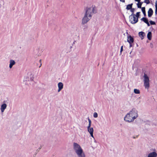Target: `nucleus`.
<instances>
[{
	"mask_svg": "<svg viewBox=\"0 0 157 157\" xmlns=\"http://www.w3.org/2000/svg\"><path fill=\"white\" fill-rule=\"evenodd\" d=\"M96 9L95 7L92 6L90 7H87L85 9V13L82 20V24L84 25L87 23L91 18L93 14L97 13Z\"/></svg>",
	"mask_w": 157,
	"mask_h": 157,
	"instance_id": "nucleus-1",
	"label": "nucleus"
},
{
	"mask_svg": "<svg viewBox=\"0 0 157 157\" xmlns=\"http://www.w3.org/2000/svg\"><path fill=\"white\" fill-rule=\"evenodd\" d=\"M138 117V111L135 108L132 109L124 117L125 121L128 122H133Z\"/></svg>",
	"mask_w": 157,
	"mask_h": 157,
	"instance_id": "nucleus-2",
	"label": "nucleus"
},
{
	"mask_svg": "<svg viewBox=\"0 0 157 157\" xmlns=\"http://www.w3.org/2000/svg\"><path fill=\"white\" fill-rule=\"evenodd\" d=\"M73 149L76 154L83 150L80 146L78 144L75 142L73 143Z\"/></svg>",
	"mask_w": 157,
	"mask_h": 157,
	"instance_id": "nucleus-3",
	"label": "nucleus"
},
{
	"mask_svg": "<svg viewBox=\"0 0 157 157\" xmlns=\"http://www.w3.org/2000/svg\"><path fill=\"white\" fill-rule=\"evenodd\" d=\"M144 86L146 88L148 89L149 87V79L147 74L144 73Z\"/></svg>",
	"mask_w": 157,
	"mask_h": 157,
	"instance_id": "nucleus-4",
	"label": "nucleus"
},
{
	"mask_svg": "<svg viewBox=\"0 0 157 157\" xmlns=\"http://www.w3.org/2000/svg\"><path fill=\"white\" fill-rule=\"evenodd\" d=\"M129 21L132 24H134L137 23L138 21V18H136L135 17V14L132 13L129 16Z\"/></svg>",
	"mask_w": 157,
	"mask_h": 157,
	"instance_id": "nucleus-5",
	"label": "nucleus"
},
{
	"mask_svg": "<svg viewBox=\"0 0 157 157\" xmlns=\"http://www.w3.org/2000/svg\"><path fill=\"white\" fill-rule=\"evenodd\" d=\"M7 101L4 100L3 101L2 104L1 105L0 110L2 113H3L5 109H6L7 107Z\"/></svg>",
	"mask_w": 157,
	"mask_h": 157,
	"instance_id": "nucleus-6",
	"label": "nucleus"
},
{
	"mask_svg": "<svg viewBox=\"0 0 157 157\" xmlns=\"http://www.w3.org/2000/svg\"><path fill=\"white\" fill-rule=\"evenodd\" d=\"M27 78H26V81H33L34 79L33 75L32 73L30 72L28 73L27 74Z\"/></svg>",
	"mask_w": 157,
	"mask_h": 157,
	"instance_id": "nucleus-7",
	"label": "nucleus"
},
{
	"mask_svg": "<svg viewBox=\"0 0 157 157\" xmlns=\"http://www.w3.org/2000/svg\"><path fill=\"white\" fill-rule=\"evenodd\" d=\"M154 151L149 153L147 156V157H156L157 156V153L155 151V150H154Z\"/></svg>",
	"mask_w": 157,
	"mask_h": 157,
	"instance_id": "nucleus-8",
	"label": "nucleus"
},
{
	"mask_svg": "<svg viewBox=\"0 0 157 157\" xmlns=\"http://www.w3.org/2000/svg\"><path fill=\"white\" fill-rule=\"evenodd\" d=\"M76 154L78 157H86V155L83 150Z\"/></svg>",
	"mask_w": 157,
	"mask_h": 157,
	"instance_id": "nucleus-9",
	"label": "nucleus"
},
{
	"mask_svg": "<svg viewBox=\"0 0 157 157\" xmlns=\"http://www.w3.org/2000/svg\"><path fill=\"white\" fill-rule=\"evenodd\" d=\"M87 130L88 132L90 133L91 136L93 138H94L93 136V132H94V129L92 127H87Z\"/></svg>",
	"mask_w": 157,
	"mask_h": 157,
	"instance_id": "nucleus-10",
	"label": "nucleus"
},
{
	"mask_svg": "<svg viewBox=\"0 0 157 157\" xmlns=\"http://www.w3.org/2000/svg\"><path fill=\"white\" fill-rule=\"evenodd\" d=\"M127 41L129 43H132L134 41L133 38L130 35L128 37Z\"/></svg>",
	"mask_w": 157,
	"mask_h": 157,
	"instance_id": "nucleus-11",
	"label": "nucleus"
},
{
	"mask_svg": "<svg viewBox=\"0 0 157 157\" xmlns=\"http://www.w3.org/2000/svg\"><path fill=\"white\" fill-rule=\"evenodd\" d=\"M10 63L9 67L10 68H11L15 64L16 62L14 60L11 59L10 61Z\"/></svg>",
	"mask_w": 157,
	"mask_h": 157,
	"instance_id": "nucleus-12",
	"label": "nucleus"
},
{
	"mask_svg": "<svg viewBox=\"0 0 157 157\" xmlns=\"http://www.w3.org/2000/svg\"><path fill=\"white\" fill-rule=\"evenodd\" d=\"M153 13V11L151 8H150L148 11V16L149 17H151Z\"/></svg>",
	"mask_w": 157,
	"mask_h": 157,
	"instance_id": "nucleus-13",
	"label": "nucleus"
},
{
	"mask_svg": "<svg viewBox=\"0 0 157 157\" xmlns=\"http://www.w3.org/2000/svg\"><path fill=\"white\" fill-rule=\"evenodd\" d=\"M139 35L141 39L142 40L144 38V36H145V33L143 32H140L139 33Z\"/></svg>",
	"mask_w": 157,
	"mask_h": 157,
	"instance_id": "nucleus-14",
	"label": "nucleus"
},
{
	"mask_svg": "<svg viewBox=\"0 0 157 157\" xmlns=\"http://www.w3.org/2000/svg\"><path fill=\"white\" fill-rule=\"evenodd\" d=\"M152 37L151 33V32H149L147 34V37L148 39L150 40L151 39Z\"/></svg>",
	"mask_w": 157,
	"mask_h": 157,
	"instance_id": "nucleus-15",
	"label": "nucleus"
},
{
	"mask_svg": "<svg viewBox=\"0 0 157 157\" xmlns=\"http://www.w3.org/2000/svg\"><path fill=\"white\" fill-rule=\"evenodd\" d=\"M58 87L62 89L63 88V84L61 82H59L58 84Z\"/></svg>",
	"mask_w": 157,
	"mask_h": 157,
	"instance_id": "nucleus-16",
	"label": "nucleus"
},
{
	"mask_svg": "<svg viewBox=\"0 0 157 157\" xmlns=\"http://www.w3.org/2000/svg\"><path fill=\"white\" fill-rule=\"evenodd\" d=\"M132 3L128 5L127 6L126 9L128 10H130L132 8Z\"/></svg>",
	"mask_w": 157,
	"mask_h": 157,
	"instance_id": "nucleus-17",
	"label": "nucleus"
},
{
	"mask_svg": "<svg viewBox=\"0 0 157 157\" xmlns=\"http://www.w3.org/2000/svg\"><path fill=\"white\" fill-rule=\"evenodd\" d=\"M142 11L144 16H146V11H145V7H142L141 8Z\"/></svg>",
	"mask_w": 157,
	"mask_h": 157,
	"instance_id": "nucleus-18",
	"label": "nucleus"
},
{
	"mask_svg": "<svg viewBox=\"0 0 157 157\" xmlns=\"http://www.w3.org/2000/svg\"><path fill=\"white\" fill-rule=\"evenodd\" d=\"M141 21H143L145 23H146L148 21V19L145 17H143L141 19Z\"/></svg>",
	"mask_w": 157,
	"mask_h": 157,
	"instance_id": "nucleus-19",
	"label": "nucleus"
},
{
	"mask_svg": "<svg viewBox=\"0 0 157 157\" xmlns=\"http://www.w3.org/2000/svg\"><path fill=\"white\" fill-rule=\"evenodd\" d=\"M143 2H138V3L137 4V6L138 8H141V5L143 4Z\"/></svg>",
	"mask_w": 157,
	"mask_h": 157,
	"instance_id": "nucleus-20",
	"label": "nucleus"
},
{
	"mask_svg": "<svg viewBox=\"0 0 157 157\" xmlns=\"http://www.w3.org/2000/svg\"><path fill=\"white\" fill-rule=\"evenodd\" d=\"M134 92L135 94H139L140 93V91L139 90L135 89L134 90Z\"/></svg>",
	"mask_w": 157,
	"mask_h": 157,
	"instance_id": "nucleus-21",
	"label": "nucleus"
},
{
	"mask_svg": "<svg viewBox=\"0 0 157 157\" xmlns=\"http://www.w3.org/2000/svg\"><path fill=\"white\" fill-rule=\"evenodd\" d=\"M88 121H89V124L87 127H90L91 125V120L89 119V117H88Z\"/></svg>",
	"mask_w": 157,
	"mask_h": 157,
	"instance_id": "nucleus-22",
	"label": "nucleus"
},
{
	"mask_svg": "<svg viewBox=\"0 0 157 157\" xmlns=\"http://www.w3.org/2000/svg\"><path fill=\"white\" fill-rule=\"evenodd\" d=\"M140 12H138L136 13V14L135 15V17H136V18H138L140 16Z\"/></svg>",
	"mask_w": 157,
	"mask_h": 157,
	"instance_id": "nucleus-23",
	"label": "nucleus"
},
{
	"mask_svg": "<svg viewBox=\"0 0 157 157\" xmlns=\"http://www.w3.org/2000/svg\"><path fill=\"white\" fill-rule=\"evenodd\" d=\"M93 116L95 118H97L98 117V114L96 112H95L94 113Z\"/></svg>",
	"mask_w": 157,
	"mask_h": 157,
	"instance_id": "nucleus-24",
	"label": "nucleus"
},
{
	"mask_svg": "<svg viewBox=\"0 0 157 157\" xmlns=\"http://www.w3.org/2000/svg\"><path fill=\"white\" fill-rule=\"evenodd\" d=\"M144 2L145 3L147 4H148L150 3V2L149 1V0H145Z\"/></svg>",
	"mask_w": 157,
	"mask_h": 157,
	"instance_id": "nucleus-25",
	"label": "nucleus"
},
{
	"mask_svg": "<svg viewBox=\"0 0 157 157\" xmlns=\"http://www.w3.org/2000/svg\"><path fill=\"white\" fill-rule=\"evenodd\" d=\"M149 22L151 25H154L155 24V23L154 21L151 20Z\"/></svg>",
	"mask_w": 157,
	"mask_h": 157,
	"instance_id": "nucleus-26",
	"label": "nucleus"
},
{
	"mask_svg": "<svg viewBox=\"0 0 157 157\" xmlns=\"http://www.w3.org/2000/svg\"><path fill=\"white\" fill-rule=\"evenodd\" d=\"M130 10L131 12H132V13H134L135 10V9L134 8H132Z\"/></svg>",
	"mask_w": 157,
	"mask_h": 157,
	"instance_id": "nucleus-27",
	"label": "nucleus"
},
{
	"mask_svg": "<svg viewBox=\"0 0 157 157\" xmlns=\"http://www.w3.org/2000/svg\"><path fill=\"white\" fill-rule=\"evenodd\" d=\"M39 62L40 63V65H39V67H40L41 66V65H42V64L41 63V59H40L39 60Z\"/></svg>",
	"mask_w": 157,
	"mask_h": 157,
	"instance_id": "nucleus-28",
	"label": "nucleus"
},
{
	"mask_svg": "<svg viewBox=\"0 0 157 157\" xmlns=\"http://www.w3.org/2000/svg\"><path fill=\"white\" fill-rule=\"evenodd\" d=\"M123 50V46H122L121 47L120 52H122Z\"/></svg>",
	"mask_w": 157,
	"mask_h": 157,
	"instance_id": "nucleus-29",
	"label": "nucleus"
},
{
	"mask_svg": "<svg viewBox=\"0 0 157 157\" xmlns=\"http://www.w3.org/2000/svg\"><path fill=\"white\" fill-rule=\"evenodd\" d=\"M155 8H157V1L155 2Z\"/></svg>",
	"mask_w": 157,
	"mask_h": 157,
	"instance_id": "nucleus-30",
	"label": "nucleus"
},
{
	"mask_svg": "<svg viewBox=\"0 0 157 157\" xmlns=\"http://www.w3.org/2000/svg\"><path fill=\"white\" fill-rule=\"evenodd\" d=\"M146 24L148 26H150V24L148 21L147 22Z\"/></svg>",
	"mask_w": 157,
	"mask_h": 157,
	"instance_id": "nucleus-31",
	"label": "nucleus"
},
{
	"mask_svg": "<svg viewBox=\"0 0 157 157\" xmlns=\"http://www.w3.org/2000/svg\"><path fill=\"white\" fill-rule=\"evenodd\" d=\"M155 13L156 14H157V8H155Z\"/></svg>",
	"mask_w": 157,
	"mask_h": 157,
	"instance_id": "nucleus-32",
	"label": "nucleus"
},
{
	"mask_svg": "<svg viewBox=\"0 0 157 157\" xmlns=\"http://www.w3.org/2000/svg\"><path fill=\"white\" fill-rule=\"evenodd\" d=\"M62 90V89H61L58 88V92H60Z\"/></svg>",
	"mask_w": 157,
	"mask_h": 157,
	"instance_id": "nucleus-33",
	"label": "nucleus"
},
{
	"mask_svg": "<svg viewBox=\"0 0 157 157\" xmlns=\"http://www.w3.org/2000/svg\"><path fill=\"white\" fill-rule=\"evenodd\" d=\"M120 1L121 2H125V0H120Z\"/></svg>",
	"mask_w": 157,
	"mask_h": 157,
	"instance_id": "nucleus-34",
	"label": "nucleus"
},
{
	"mask_svg": "<svg viewBox=\"0 0 157 157\" xmlns=\"http://www.w3.org/2000/svg\"><path fill=\"white\" fill-rule=\"evenodd\" d=\"M132 43H129V44H130V47H131L132 46Z\"/></svg>",
	"mask_w": 157,
	"mask_h": 157,
	"instance_id": "nucleus-35",
	"label": "nucleus"
},
{
	"mask_svg": "<svg viewBox=\"0 0 157 157\" xmlns=\"http://www.w3.org/2000/svg\"><path fill=\"white\" fill-rule=\"evenodd\" d=\"M136 1H137V2H139L140 1V0H135Z\"/></svg>",
	"mask_w": 157,
	"mask_h": 157,
	"instance_id": "nucleus-36",
	"label": "nucleus"
}]
</instances>
